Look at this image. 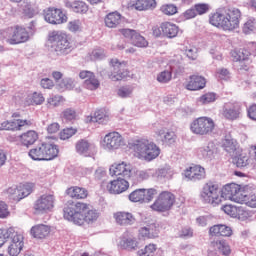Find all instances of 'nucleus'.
I'll list each match as a JSON object with an SVG mask.
<instances>
[{"mask_svg":"<svg viewBox=\"0 0 256 256\" xmlns=\"http://www.w3.org/2000/svg\"><path fill=\"white\" fill-rule=\"evenodd\" d=\"M160 11L163 15H166L167 17H171L173 15H177L179 9L175 4H164L160 7Z\"/></svg>","mask_w":256,"mask_h":256,"instance_id":"obj_43","label":"nucleus"},{"mask_svg":"<svg viewBox=\"0 0 256 256\" xmlns=\"http://www.w3.org/2000/svg\"><path fill=\"white\" fill-rule=\"evenodd\" d=\"M119 247L126 251H135L137 248V241L133 238H124L119 242Z\"/></svg>","mask_w":256,"mask_h":256,"instance_id":"obj_42","label":"nucleus"},{"mask_svg":"<svg viewBox=\"0 0 256 256\" xmlns=\"http://www.w3.org/2000/svg\"><path fill=\"white\" fill-rule=\"evenodd\" d=\"M18 187L20 188V193L22 194L21 196L23 197V199H25V197H29V195L33 193V188L35 186L33 185V183H25L20 184Z\"/></svg>","mask_w":256,"mask_h":256,"instance_id":"obj_50","label":"nucleus"},{"mask_svg":"<svg viewBox=\"0 0 256 256\" xmlns=\"http://www.w3.org/2000/svg\"><path fill=\"white\" fill-rule=\"evenodd\" d=\"M238 203L246 205V207H250L251 209H256V194L253 192H243L240 194Z\"/></svg>","mask_w":256,"mask_h":256,"instance_id":"obj_36","label":"nucleus"},{"mask_svg":"<svg viewBox=\"0 0 256 256\" xmlns=\"http://www.w3.org/2000/svg\"><path fill=\"white\" fill-rule=\"evenodd\" d=\"M106 189L112 195H121V193H125L129 189V182L123 178H117L108 182Z\"/></svg>","mask_w":256,"mask_h":256,"instance_id":"obj_21","label":"nucleus"},{"mask_svg":"<svg viewBox=\"0 0 256 256\" xmlns=\"http://www.w3.org/2000/svg\"><path fill=\"white\" fill-rule=\"evenodd\" d=\"M92 147L91 143L85 139L78 140L75 145L76 153L85 155V157L89 155V151H91Z\"/></svg>","mask_w":256,"mask_h":256,"instance_id":"obj_38","label":"nucleus"},{"mask_svg":"<svg viewBox=\"0 0 256 256\" xmlns=\"http://www.w3.org/2000/svg\"><path fill=\"white\" fill-rule=\"evenodd\" d=\"M230 55L234 63L247 61L251 58V52L247 48H235L230 52Z\"/></svg>","mask_w":256,"mask_h":256,"instance_id":"obj_34","label":"nucleus"},{"mask_svg":"<svg viewBox=\"0 0 256 256\" xmlns=\"http://www.w3.org/2000/svg\"><path fill=\"white\" fill-rule=\"evenodd\" d=\"M216 149L217 148L215 147V143L209 142L208 145L201 148L200 151L204 157H213V155H215Z\"/></svg>","mask_w":256,"mask_h":256,"instance_id":"obj_49","label":"nucleus"},{"mask_svg":"<svg viewBox=\"0 0 256 256\" xmlns=\"http://www.w3.org/2000/svg\"><path fill=\"white\" fill-rule=\"evenodd\" d=\"M39 139V134L35 130H28L19 136V141L24 147H31L35 145Z\"/></svg>","mask_w":256,"mask_h":256,"instance_id":"obj_28","label":"nucleus"},{"mask_svg":"<svg viewBox=\"0 0 256 256\" xmlns=\"http://www.w3.org/2000/svg\"><path fill=\"white\" fill-rule=\"evenodd\" d=\"M59 87H60L61 91H71V89H73V87H75V82L71 78H64L59 83Z\"/></svg>","mask_w":256,"mask_h":256,"instance_id":"obj_53","label":"nucleus"},{"mask_svg":"<svg viewBox=\"0 0 256 256\" xmlns=\"http://www.w3.org/2000/svg\"><path fill=\"white\" fill-rule=\"evenodd\" d=\"M52 49L60 55H68L75 50V44L69 38V35L63 32H52L48 37Z\"/></svg>","mask_w":256,"mask_h":256,"instance_id":"obj_5","label":"nucleus"},{"mask_svg":"<svg viewBox=\"0 0 256 256\" xmlns=\"http://www.w3.org/2000/svg\"><path fill=\"white\" fill-rule=\"evenodd\" d=\"M231 73L227 70V68L218 69L216 72V77L218 79H229Z\"/></svg>","mask_w":256,"mask_h":256,"instance_id":"obj_62","label":"nucleus"},{"mask_svg":"<svg viewBox=\"0 0 256 256\" xmlns=\"http://www.w3.org/2000/svg\"><path fill=\"white\" fill-rule=\"evenodd\" d=\"M113 218L117 225H120L121 227H129L131 225H135V222L137 221L132 213L125 211H118L114 213Z\"/></svg>","mask_w":256,"mask_h":256,"instance_id":"obj_24","label":"nucleus"},{"mask_svg":"<svg viewBox=\"0 0 256 256\" xmlns=\"http://www.w3.org/2000/svg\"><path fill=\"white\" fill-rule=\"evenodd\" d=\"M110 175L112 177H131V172L133 171V166L127 162L115 163L110 166Z\"/></svg>","mask_w":256,"mask_h":256,"instance_id":"obj_19","label":"nucleus"},{"mask_svg":"<svg viewBox=\"0 0 256 256\" xmlns=\"http://www.w3.org/2000/svg\"><path fill=\"white\" fill-rule=\"evenodd\" d=\"M157 251V244H148L143 249L138 251L139 256H153V253Z\"/></svg>","mask_w":256,"mask_h":256,"instance_id":"obj_48","label":"nucleus"},{"mask_svg":"<svg viewBox=\"0 0 256 256\" xmlns=\"http://www.w3.org/2000/svg\"><path fill=\"white\" fill-rule=\"evenodd\" d=\"M256 30V19L249 18L243 25L242 31L245 35H251Z\"/></svg>","mask_w":256,"mask_h":256,"instance_id":"obj_46","label":"nucleus"},{"mask_svg":"<svg viewBox=\"0 0 256 256\" xmlns=\"http://www.w3.org/2000/svg\"><path fill=\"white\" fill-rule=\"evenodd\" d=\"M159 137H161L162 141L167 143V141H171L173 139V132H165V130H160L158 132Z\"/></svg>","mask_w":256,"mask_h":256,"instance_id":"obj_63","label":"nucleus"},{"mask_svg":"<svg viewBox=\"0 0 256 256\" xmlns=\"http://www.w3.org/2000/svg\"><path fill=\"white\" fill-rule=\"evenodd\" d=\"M183 175L188 181H203L207 177V171L199 164H192L184 170Z\"/></svg>","mask_w":256,"mask_h":256,"instance_id":"obj_17","label":"nucleus"},{"mask_svg":"<svg viewBox=\"0 0 256 256\" xmlns=\"http://www.w3.org/2000/svg\"><path fill=\"white\" fill-rule=\"evenodd\" d=\"M247 114H248L249 119H251L252 121H256V104H252L248 108Z\"/></svg>","mask_w":256,"mask_h":256,"instance_id":"obj_64","label":"nucleus"},{"mask_svg":"<svg viewBox=\"0 0 256 256\" xmlns=\"http://www.w3.org/2000/svg\"><path fill=\"white\" fill-rule=\"evenodd\" d=\"M9 217V206L3 201H0V219Z\"/></svg>","mask_w":256,"mask_h":256,"instance_id":"obj_61","label":"nucleus"},{"mask_svg":"<svg viewBox=\"0 0 256 256\" xmlns=\"http://www.w3.org/2000/svg\"><path fill=\"white\" fill-rule=\"evenodd\" d=\"M239 115H241V105L239 103L228 104L223 111L225 119H229L230 121L239 119Z\"/></svg>","mask_w":256,"mask_h":256,"instance_id":"obj_29","label":"nucleus"},{"mask_svg":"<svg viewBox=\"0 0 256 256\" xmlns=\"http://www.w3.org/2000/svg\"><path fill=\"white\" fill-rule=\"evenodd\" d=\"M209 23L223 31H235L241 23V10L239 8L219 9L210 14Z\"/></svg>","mask_w":256,"mask_h":256,"instance_id":"obj_2","label":"nucleus"},{"mask_svg":"<svg viewBox=\"0 0 256 256\" xmlns=\"http://www.w3.org/2000/svg\"><path fill=\"white\" fill-rule=\"evenodd\" d=\"M77 134V128H64L63 130L60 131L59 137L62 141H67V139H71L73 135Z\"/></svg>","mask_w":256,"mask_h":256,"instance_id":"obj_47","label":"nucleus"},{"mask_svg":"<svg viewBox=\"0 0 256 256\" xmlns=\"http://www.w3.org/2000/svg\"><path fill=\"white\" fill-rule=\"evenodd\" d=\"M222 211L229 215L230 217L238 219H248L249 212H247L243 207H237L231 204H226L222 207Z\"/></svg>","mask_w":256,"mask_h":256,"instance_id":"obj_25","label":"nucleus"},{"mask_svg":"<svg viewBox=\"0 0 256 256\" xmlns=\"http://www.w3.org/2000/svg\"><path fill=\"white\" fill-rule=\"evenodd\" d=\"M102 145L106 151H116L125 145V140L119 132L113 131L104 136Z\"/></svg>","mask_w":256,"mask_h":256,"instance_id":"obj_16","label":"nucleus"},{"mask_svg":"<svg viewBox=\"0 0 256 256\" xmlns=\"http://www.w3.org/2000/svg\"><path fill=\"white\" fill-rule=\"evenodd\" d=\"M111 72L108 73V78L110 81H123L129 77V68L127 67V62L119 61L117 58H112L110 60Z\"/></svg>","mask_w":256,"mask_h":256,"instance_id":"obj_10","label":"nucleus"},{"mask_svg":"<svg viewBox=\"0 0 256 256\" xmlns=\"http://www.w3.org/2000/svg\"><path fill=\"white\" fill-rule=\"evenodd\" d=\"M79 77L84 79V87L88 89V91H97V88L101 86L99 79L95 76V73L89 70H82L79 73Z\"/></svg>","mask_w":256,"mask_h":256,"instance_id":"obj_20","label":"nucleus"},{"mask_svg":"<svg viewBox=\"0 0 256 256\" xmlns=\"http://www.w3.org/2000/svg\"><path fill=\"white\" fill-rule=\"evenodd\" d=\"M176 201L177 198L173 192L162 191L158 194L157 198L150 206V209L157 213H167V211H171L173 209V205H175Z\"/></svg>","mask_w":256,"mask_h":256,"instance_id":"obj_7","label":"nucleus"},{"mask_svg":"<svg viewBox=\"0 0 256 256\" xmlns=\"http://www.w3.org/2000/svg\"><path fill=\"white\" fill-rule=\"evenodd\" d=\"M171 79H173V70H164L162 72H160L157 77H156V81H158V83H162V84H167L171 81Z\"/></svg>","mask_w":256,"mask_h":256,"instance_id":"obj_44","label":"nucleus"},{"mask_svg":"<svg viewBox=\"0 0 256 256\" xmlns=\"http://www.w3.org/2000/svg\"><path fill=\"white\" fill-rule=\"evenodd\" d=\"M179 31L181 29L179 26L170 21H164L160 24V26H154L152 28V35L154 37H166V39H175L179 35Z\"/></svg>","mask_w":256,"mask_h":256,"instance_id":"obj_11","label":"nucleus"},{"mask_svg":"<svg viewBox=\"0 0 256 256\" xmlns=\"http://www.w3.org/2000/svg\"><path fill=\"white\" fill-rule=\"evenodd\" d=\"M131 44L134 45V47H139L141 49L145 47H149V42L145 37L141 36L139 32H135L134 36L132 37Z\"/></svg>","mask_w":256,"mask_h":256,"instance_id":"obj_41","label":"nucleus"},{"mask_svg":"<svg viewBox=\"0 0 256 256\" xmlns=\"http://www.w3.org/2000/svg\"><path fill=\"white\" fill-rule=\"evenodd\" d=\"M224 150L234 158L236 155L241 153V148L239 147V143L235 139H225L223 142Z\"/></svg>","mask_w":256,"mask_h":256,"instance_id":"obj_35","label":"nucleus"},{"mask_svg":"<svg viewBox=\"0 0 256 256\" xmlns=\"http://www.w3.org/2000/svg\"><path fill=\"white\" fill-rule=\"evenodd\" d=\"M33 161H53L59 156V146L53 142H42L28 152Z\"/></svg>","mask_w":256,"mask_h":256,"instance_id":"obj_4","label":"nucleus"},{"mask_svg":"<svg viewBox=\"0 0 256 256\" xmlns=\"http://www.w3.org/2000/svg\"><path fill=\"white\" fill-rule=\"evenodd\" d=\"M216 99L217 95L215 93L208 92L198 98V103H200V105H209V103H214Z\"/></svg>","mask_w":256,"mask_h":256,"instance_id":"obj_45","label":"nucleus"},{"mask_svg":"<svg viewBox=\"0 0 256 256\" xmlns=\"http://www.w3.org/2000/svg\"><path fill=\"white\" fill-rule=\"evenodd\" d=\"M105 119H109V115H107L105 109L96 110L94 116H89L87 118L88 121L93 123H103Z\"/></svg>","mask_w":256,"mask_h":256,"instance_id":"obj_40","label":"nucleus"},{"mask_svg":"<svg viewBox=\"0 0 256 256\" xmlns=\"http://www.w3.org/2000/svg\"><path fill=\"white\" fill-rule=\"evenodd\" d=\"M66 195L70 197V199H75L76 201H81L83 199H87L89 197V191H87L83 187L79 186H71L66 190Z\"/></svg>","mask_w":256,"mask_h":256,"instance_id":"obj_27","label":"nucleus"},{"mask_svg":"<svg viewBox=\"0 0 256 256\" xmlns=\"http://www.w3.org/2000/svg\"><path fill=\"white\" fill-rule=\"evenodd\" d=\"M131 147L135 157L143 161H153L161 154V149H159L155 143L147 139L136 140L131 144Z\"/></svg>","mask_w":256,"mask_h":256,"instance_id":"obj_3","label":"nucleus"},{"mask_svg":"<svg viewBox=\"0 0 256 256\" xmlns=\"http://www.w3.org/2000/svg\"><path fill=\"white\" fill-rule=\"evenodd\" d=\"M131 93H133V87L131 86H122L117 91V95L122 99L131 97Z\"/></svg>","mask_w":256,"mask_h":256,"instance_id":"obj_55","label":"nucleus"},{"mask_svg":"<svg viewBox=\"0 0 256 256\" xmlns=\"http://www.w3.org/2000/svg\"><path fill=\"white\" fill-rule=\"evenodd\" d=\"M123 23V15L118 11L110 12L104 17V25L108 29H117Z\"/></svg>","mask_w":256,"mask_h":256,"instance_id":"obj_26","label":"nucleus"},{"mask_svg":"<svg viewBox=\"0 0 256 256\" xmlns=\"http://www.w3.org/2000/svg\"><path fill=\"white\" fill-rule=\"evenodd\" d=\"M159 192L155 188H140L136 189L129 194V200L132 203H151Z\"/></svg>","mask_w":256,"mask_h":256,"instance_id":"obj_12","label":"nucleus"},{"mask_svg":"<svg viewBox=\"0 0 256 256\" xmlns=\"http://www.w3.org/2000/svg\"><path fill=\"white\" fill-rule=\"evenodd\" d=\"M222 197L230 199V201H235V203H239L241 199V186L236 183L226 184L222 188Z\"/></svg>","mask_w":256,"mask_h":256,"instance_id":"obj_22","label":"nucleus"},{"mask_svg":"<svg viewBox=\"0 0 256 256\" xmlns=\"http://www.w3.org/2000/svg\"><path fill=\"white\" fill-rule=\"evenodd\" d=\"M7 193L14 201H21L23 199L19 186L8 188Z\"/></svg>","mask_w":256,"mask_h":256,"instance_id":"obj_51","label":"nucleus"},{"mask_svg":"<svg viewBox=\"0 0 256 256\" xmlns=\"http://www.w3.org/2000/svg\"><path fill=\"white\" fill-rule=\"evenodd\" d=\"M62 119L65 121H75L77 119V111L73 108H67L62 112Z\"/></svg>","mask_w":256,"mask_h":256,"instance_id":"obj_52","label":"nucleus"},{"mask_svg":"<svg viewBox=\"0 0 256 256\" xmlns=\"http://www.w3.org/2000/svg\"><path fill=\"white\" fill-rule=\"evenodd\" d=\"M251 63H253L251 58L238 62V71H241V73L250 71L252 67Z\"/></svg>","mask_w":256,"mask_h":256,"instance_id":"obj_56","label":"nucleus"},{"mask_svg":"<svg viewBox=\"0 0 256 256\" xmlns=\"http://www.w3.org/2000/svg\"><path fill=\"white\" fill-rule=\"evenodd\" d=\"M68 29L72 33H77V31H81V21L73 20L68 23Z\"/></svg>","mask_w":256,"mask_h":256,"instance_id":"obj_60","label":"nucleus"},{"mask_svg":"<svg viewBox=\"0 0 256 256\" xmlns=\"http://www.w3.org/2000/svg\"><path fill=\"white\" fill-rule=\"evenodd\" d=\"M159 233L160 230L157 224H148L146 227H142L139 230V235H141V237H146L147 239H157Z\"/></svg>","mask_w":256,"mask_h":256,"instance_id":"obj_32","label":"nucleus"},{"mask_svg":"<svg viewBox=\"0 0 256 256\" xmlns=\"http://www.w3.org/2000/svg\"><path fill=\"white\" fill-rule=\"evenodd\" d=\"M33 125V120L29 119H12L6 120L0 123V131H12L15 133L17 131H23L26 127H31Z\"/></svg>","mask_w":256,"mask_h":256,"instance_id":"obj_14","label":"nucleus"},{"mask_svg":"<svg viewBox=\"0 0 256 256\" xmlns=\"http://www.w3.org/2000/svg\"><path fill=\"white\" fill-rule=\"evenodd\" d=\"M45 97H43V94L34 92L31 97V104L32 105H41L44 103Z\"/></svg>","mask_w":256,"mask_h":256,"instance_id":"obj_59","label":"nucleus"},{"mask_svg":"<svg viewBox=\"0 0 256 256\" xmlns=\"http://www.w3.org/2000/svg\"><path fill=\"white\" fill-rule=\"evenodd\" d=\"M207 86V79L201 75L193 74L190 75L186 84L185 89L187 91H201Z\"/></svg>","mask_w":256,"mask_h":256,"instance_id":"obj_23","label":"nucleus"},{"mask_svg":"<svg viewBox=\"0 0 256 256\" xmlns=\"http://www.w3.org/2000/svg\"><path fill=\"white\" fill-rule=\"evenodd\" d=\"M136 11H149V9H157V0H137L133 6Z\"/></svg>","mask_w":256,"mask_h":256,"instance_id":"obj_37","label":"nucleus"},{"mask_svg":"<svg viewBox=\"0 0 256 256\" xmlns=\"http://www.w3.org/2000/svg\"><path fill=\"white\" fill-rule=\"evenodd\" d=\"M31 39V32L23 26H13L6 32V42L9 45H21Z\"/></svg>","mask_w":256,"mask_h":256,"instance_id":"obj_8","label":"nucleus"},{"mask_svg":"<svg viewBox=\"0 0 256 256\" xmlns=\"http://www.w3.org/2000/svg\"><path fill=\"white\" fill-rule=\"evenodd\" d=\"M118 32L120 33V35H122V37H125V39H130V41H132L137 30L129 29V28H121L118 30Z\"/></svg>","mask_w":256,"mask_h":256,"instance_id":"obj_58","label":"nucleus"},{"mask_svg":"<svg viewBox=\"0 0 256 256\" xmlns=\"http://www.w3.org/2000/svg\"><path fill=\"white\" fill-rule=\"evenodd\" d=\"M11 233L8 235V255L18 256L19 253L23 250V235L17 233L15 229L10 228Z\"/></svg>","mask_w":256,"mask_h":256,"instance_id":"obj_15","label":"nucleus"},{"mask_svg":"<svg viewBox=\"0 0 256 256\" xmlns=\"http://www.w3.org/2000/svg\"><path fill=\"white\" fill-rule=\"evenodd\" d=\"M210 247L213 251H218L223 256L231 255V246L225 240H214L210 243Z\"/></svg>","mask_w":256,"mask_h":256,"instance_id":"obj_31","label":"nucleus"},{"mask_svg":"<svg viewBox=\"0 0 256 256\" xmlns=\"http://www.w3.org/2000/svg\"><path fill=\"white\" fill-rule=\"evenodd\" d=\"M65 7H67V9H71L73 13H79L80 15H85V13L89 11V6L87 5V3L79 0L73 2L67 1L65 3Z\"/></svg>","mask_w":256,"mask_h":256,"instance_id":"obj_33","label":"nucleus"},{"mask_svg":"<svg viewBox=\"0 0 256 256\" xmlns=\"http://www.w3.org/2000/svg\"><path fill=\"white\" fill-rule=\"evenodd\" d=\"M64 218L74 225H85V223H95L99 219V212L90 209L89 204L83 202H72L64 208Z\"/></svg>","mask_w":256,"mask_h":256,"instance_id":"obj_1","label":"nucleus"},{"mask_svg":"<svg viewBox=\"0 0 256 256\" xmlns=\"http://www.w3.org/2000/svg\"><path fill=\"white\" fill-rule=\"evenodd\" d=\"M9 235H11V228L0 229V249L9 241Z\"/></svg>","mask_w":256,"mask_h":256,"instance_id":"obj_57","label":"nucleus"},{"mask_svg":"<svg viewBox=\"0 0 256 256\" xmlns=\"http://www.w3.org/2000/svg\"><path fill=\"white\" fill-rule=\"evenodd\" d=\"M210 9L211 6L208 3H197L194 5L196 15H205V13H209Z\"/></svg>","mask_w":256,"mask_h":256,"instance_id":"obj_54","label":"nucleus"},{"mask_svg":"<svg viewBox=\"0 0 256 256\" xmlns=\"http://www.w3.org/2000/svg\"><path fill=\"white\" fill-rule=\"evenodd\" d=\"M200 197L204 203L214 206L219 205L221 203L219 185L215 182H207L202 188Z\"/></svg>","mask_w":256,"mask_h":256,"instance_id":"obj_9","label":"nucleus"},{"mask_svg":"<svg viewBox=\"0 0 256 256\" xmlns=\"http://www.w3.org/2000/svg\"><path fill=\"white\" fill-rule=\"evenodd\" d=\"M44 19L50 25H63V23H67L68 17L63 9L49 7L44 11Z\"/></svg>","mask_w":256,"mask_h":256,"instance_id":"obj_13","label":"nucleus"},{"mask_svg":"<svg viewBox=\"0 0 256 256\" xmlns=\"http://www.w3.org/2000/svg\"><path fill=\"white\" fill-rule=\"evenodd\" d=\"M53 207H55V196L51 194L40 196L34 203V210L37 213H47L52 211Z\"/></svg>","mask_w":256,"mask_h":256,"instance_id":"obj_18","label":"nucleus"},{"mask_svg":"<svg viewBox=\"0 0 256 256\" xmlns=\"http://www.w3.org/2000/svg\"><path fill=\"white\" fill-rule=\"evenodd\" d=\"M232 163H234L236 167H239L241 169L243 167H247L249 163H251V161L249 160L247 154L243 153V150H241V152H239L232 158Z\"/></svg>","mask_w":256,"mask_h":256,"instance_id":"obj_39","label":"nucleus"},{"mask_svg":"<svg viewBox=\"0 0 256 256\" xmlns=\"http://www.w3.org/2000/svg\"><path fill=\"white\" fill-rule=\"evenodd\" d=\"M217 129V124L215 120L211 117L201 116L194 119L190 124V131L194 135H200L205 137L207 135H213Z\"/></svg>","mask_w":256,"mask_h":256,"instance_id":"obj_6","label":"nucleus"},{"mask_svg":"<svg viewBox=\"0 0 256 256\" xmlns=\"http://www.w3.org/2000/svg\"><path fill=\"white\" fill-rule=\"evenodd\" d=\"M30 233L35 239H45L51 233V226L38 224L31 228Z\"/></svg>","mask_w":256,"mask_h":256,"instance_id":"obj_30","label":"nucleus"}]
</instances>
